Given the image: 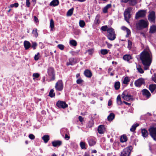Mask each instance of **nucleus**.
Wrapping results in <instances>:
<instances>
[{"label":"nucleus","instance_id":"obj_1","mask_svg":"<svg viewBox=\"0 0 156 156\" xmlns=\"http://www.w3.org/2000/svg\"><path fill=\"white\" fill-rule=\"evenodd\" d=\"M140 59L144 66L145 70L148 69L152 59V56L150 51H144L140 54Z\"/></svg>","mask_w":156,"mask_h":156},{"label":"nucleus","instance_id":"obj_2","mask_svg":"<svg viewBox=\"0 0 156 156\" xmlns=\"http://www.w3.org/2000/svg\"><path fill=\"white\" fill-rule=\"evenodd\" d=\"M48 77L49 79L48 80L49 81L55 80V73L54 69L52 67H48L47 69Z\"/></svg>","mask_w":156,"mask_h":156},{"label":"nucleus","instance_id":"obj_3","mask_svg":"<svg viewBox=\"0 0 156 156\" xmlns=\"http://www.w3.org/2000/svg\"><path fill=\"white\" fill-rule=\"evenodd\" d=\"M148 26V22L147 20H140L136 24L137 28L139 29L146 28Z\"/></svg>","mask_w":156,"mask_h":156},{"label":"nucleus","instance_id":"obj_4","mask_svg":"<svg viewBox=\"0 0 156 156\" xmlns=\"http://www.w3.org/2000/svg\"><path fill=\"white\" fill-rule=\"evenodd\" d=\"M107 33V37L108 39L111 41H113L115 39V34L114 29L111 27H109Z\"/></svg>","mask_w":156,"mask_h":156},{"label":"nucleus","instance_id":"obj_5","mask_svg":"<svg viewBox=\"0 0 156 156\" xmlns=\"http://www.w3.org/2000/svg\"><path fill=\"white\" fill-rule=\"evenodd\" d=\"M133 8L131 7L126 9L124 13L125 19L127 22L129 23V20L131 17L130 13L132 10Z\"/></svg>","mask_w":156,"mask_h":156},{"label":"nucleus","instance_id":"obj_6","mask_svg":"<svg viewBox=\"0 0 156 156\" xmlns=\"http://www.w3.org/2000/svg\"><path fill=\"white\" fill-rule=\"evenodd\" d=\"M150 135L153 139L156 141V126H152L148 129Z\"/></svg>","mask_w":156,"mask_h":156},{"label":"nucleus","instance_id":"obj_7","mask_svg":"<svg viewBox=\"0 0 156 156\" xmlns=\"http://www.w3.org/2000/svg\"><path fill=\"white\" fill-rule=\"evenodd\" d=\"M132 149V147L131 146L125 148L121 153L120 156H130Z\"/></svg>","mask_w":156,"mask_h":156},{"label":"nucleus","instance_id":"obj_8","mask_svg":"<svg viewBox=\"0 0 156 156\" xmlns=\"http://www.w3.org/2000/svg\"><path fill=\"white\" fill-rule=\"evenodd\" d=\"M122 97L124 100L127 101L132 100L133 98L132 96L129 94L127 91H125L123 92Z\"/></svg>","mask_w":156,"mask_h":156},{"label":"nucleus","instance_id":"obj_9","mask_svg":"<svg viewBox=\"0 0 156 156\" xmlns=\"http://www.w3.org/2000/svg\"><path fill=\"white\" fill-rule=\"evenodd\" d=\"M55 88L56 90L59 91H61L62 90L63 85L62 80H58L55 84Z\"/></svg>","mask_w":156,"mask_h":156},{"label":"nucleus","instance_id":"obj_10","mask_svg":"<svg viewBox=\"0 0 156 156\" xmlns=\"http://www.w3.org/2000/svg\"><path fill=\"white\" fill-rule=\"evenodd\" d=\"M146 11L145 10H139L136 12L135 16V18L137 19L140 17H144L146 15Z\"/></svg>","mask_w":156,"mask_h":156},{"label":"nucleus","instance_id":"obj_11","mask_svg":"<svg viewBox=\"0 0 156 156\" xmlns=\"http://www.w3.org/2000/svg\"><path fill=\"white\" fill-rule=\"evenodd\" d=\"M56 105L59 108H65L68 107V105L65 102L60 101H58Z\"/></svg>","mask_w":156,"mask_h":156},{"label":"nucleus","instance_id":"obj_12","mask_svg":"<svg viewBox=\"0 0 156 156\" xmlns=\"http://www.w3.org/2000/svg\"><path fill=\"white\" fill-rule=\"evenodd\" d=\"M144 83V80L143 78H140L135 81V85L137 87H140Z\"/></svg>","mask_w":156,"mask_h":156},{"label":"nucleus","instance_id":"obj_13","mask_svg":"<svg viewBox=\"0 0 156 156\" xmlns=\"http://www.w3.org/2000/svg\"><path fill=\"white\" fill-rule=\"evenodd\" d=\"M155 18V12L152 11L148 15V20L151 22H153L154 21Z\"/></svg>","mask_w":156,"mask_h":156},{"label":"nucleus","instance_id":"obj_14","mask_svg":"<svg viewBox=\"0 0 156 156\" xmlns=\"http://www.w3.org/2000/svg\"><path fill=\"white\" fill-rule=\"evenodd\" d=\"M121 29L124 32L126 33V37H128L131 33V31L129 29L125 26H122L121 27Z\"/></svg>","mask_w":156,"mask_h":156},{"label":"nucleus","instance_id":"obj_15","mask_svg":"<svg viewBox=\"0 0 156 156\" xmlns=\"http://www.w3.org/2000/svg\"><path fill=\"white\" fill-rule=\"evenodd\" d=\"M77 62L76 59L74 58H70L69 59V62L66 63L67 66L69 65H73Z\"/></svg>","mask_w":156,"mask_h":156},{"label":"nucleus","instance_id":"obj_16","mask_svg":"<svg viewBox=\"0 0 156 156\" xmlns=\"http://www.w3.org/2000/svg\"><path fill=\"white\" fill-rule=\"evenodd\" d=\"M98 130L99 133L102 134L104 133L105 129L103 125H101L98 127Z\"/></svg>","mask_w":156,"mask_h":156},{"label":"nucleus","instance_id":"obj_17","mask_svg":"<svg viewBox=\"0 0 156 156\" xmlns=\"http://www.w3.org/2000/svg\"><path fill=\"white\" fill-rule=\"evenodd\" d=\"M88 140L89 145L90 147L93 146L96 143V140L95 139L89 138Z\"/></svg>","mask_w":156,"mask_h":156},{"label":"nucleus","instance_id":"obj_18","mask_svg":"<svg viewBox=\"0 0 156 156\" xmlns=\"http://www.w3.org/2000/svg\"><path fill=\"white\" fill-rule=\"evenodd\" d=\"M53 146L54 147L59 146L62 144V142L60 140H55L52 142Z\"/></svg>","mask_w":156,"mask_h":156},{"label":"nucleus","instance_id":"obj_19","mask_svg":"<svg viewBox=\"0 0 156 156\" xmlns=\"http://www.w3.org/2000/svg\"><path fill=\"white\" fill-rule=\"evenodd\" d=\"M142 135L144 137H147L148 135V131L145 129H141Z\"/></svg>","mask_w":156,"mask_h":156},{"label":"nucleus","instance_id":"obj_20","mask_svg":"<svg viewBox=\"0 0 156 156\" xmlns=\"http://www.w3.org/2000/svg\"><path fill=\"white\" fill-rule=\"evenodd\" d=\"M143 94L144 96H146L147 98H149L151 95V94L149 91L147 89H144L142 90Z\"/></svg>","mask_w":156,"mask_h":156},{"label":"nucleus","instance_id":"obj_21","mask_svg":"<svg viewBox=\"0 0 156 156\" xmlns=\"http://www.w3.org/2000/svg\"><path fill=\"white\" fill-rule=\"evenodd\" d=\"M84 74L85 76L87 77L90 78L92 76V73L91 71L88 69H86L84 71Z\"/></svg>","mask_w":156,"mask_h":156},{"label":"nucleus","instance_id":"obj_22","mask_svg":"<svg viewBox=\"0 0 156 156\" xmlns=\"http://www.w3.org/2000/svg\"><path fill=\"white\" fill-rule=\"evenodd\" d=\"M24 46L25 49L26 50H27L30 47L31 44L29 42L26 41L24 42Z\"/></svg>","mask_w":156,"mask_h":156},{"label":"nucleus","instance_id":"obj_23","mask_svg":"<svg viewBox=\"0 0 156 156\" xmlns=\"http://www.w3.org/2000/svg\"><path fill=\"white\" fill-rule=\"evenodd\" d=\"M149 89L151 93L154 91H156V84H151L149 85Z\"/></svg>","mask_w":156,"mask_h":156},{"label":"nucleus","instance_id":"obj_24","mask_svg":"<svg viewBox=\"0 0 156 156\" xmlns=\"http://www.w3.org/2000/svg\"><path fill=\"white\" fill-rule=\"evenodd\" d=\"M59 3V2L58 0H53L50 2V5L55 6L58 5Z\"/></svg>","mask_w":156,"mask_h":156},{"label":"nucleus","instance_id":"obj_25","mask_svg":"<svg viewBox=\"0 0 156 156\" xmlns=\"http://www.w3.org/2000/svg\"><path fill=\"white\" fill-rule=\"evenodd\" d=\"M123 59L125 61H129L130 59H132L131 56L130 55H125L123 56Z\"/></svg>","mask_w":156,"mask_h":156},{"label":"nucleus","instance_id":"obj_26","mask_svg":"<svg viewBox=\"0 0 156 156\" xmlns=\"http://www.w3.org/2000/svg\"><path fill=\"white\" fill-rule=\"evenodd\" d=\"M45 143H47L49 140V136L48 135H44L42 138Z\"/></svg>","mask_w":156,"mask_h":156},{"label":"nucleus","instance_id":"obj_27","mask_svg":"<svg viewBox=\"0 0 156 156\" xmlns=\"http://www.w3.org/2000/svg\"><path fill=\"white\" fill-rule=\"evenodd\" d=\"M111 7V5L110 4H108L103 9V12L104 13H107L108 12V9L110 8Z\"/></svg>","mask_w":156,"mask_h":156},{"label":"nucleus","instance_id":"obj_28","mask_svg":"<svg viewBox=\"0 0 156 156\" xmlns=\"http://www.w3.org/2000/svg\"><path fill=\"white\" fill-rule=\"evenodd\" d=\"M156 32V26L153 25L151 27L150 29V32L151 33H154Z\"/></svg>","mask_w":156,"mask_h":156},{"label":"nucleus","instance_id":"obj_29","mask_svg":"<svg viewBox=\"0 0 156 156\" xmlns=\"http://www.w3.org/2000/svg\"><path fill=\"white\" fill-rule=\"evenodd\" d=\"M115 118V115L113 113H111L108 117V119L109 121L113 120Z\"/></svg>","mask_w":156,"mask_h":156},{"label":"nucleus","instance_id":"obj_30","mask_svg":"<svg viewBox=\"0 0 156 156\" xmlns=\"http://www.w3.org/2000/svg\"><path fill=\"white\" fill-rule=\"evenodd\" d=\"M127 138L126 135L122 136L120 137V141L121 142H124L127 141Z\"/></svg>","mask_w":156,"mask_h":156},{"label":"nucleus","instance_id":"obj_31","mask_svg":"<svg viewBox=\"0 0 156 156\" xmlns=\"http://www.w3.org/2000/svg\"><path fill=\"white\" fill-rule=\"evenodd\" d=\"M117 104L119 105H120L122 104L121 96L119 95L117 96Z\"/></svg>","mask_w":156,"mask_h":156},{"label":"nucleus","instance_id":"obj_32","mask_svg":"<svg viewBox=\"0 0 156 156\" xmlns=\"http://www.w3.org/2000/svg\"><path fill=\"white\" fill-rule=\"evenodd\" d=\"M139 126V124L137 123H136L135 125H133L131 128L130 129V130L131 132H134L136 129V127Z\"/></svg>","mask_w":156,"mask_h":156},{"label":"nucleus","instance_id":"obj_33","mask_svg":"<svg viewBox=\"0 0 156 156\" xmlns=\"http://www.w3.org/2000/svg\"><path fill=\"white\" fill-rule=\"evenodd\" d=\"M120 87V83L119 82L117 81L115 82L114 84V87L115 90H118Z\"/></svg>","mask_w":156,"mask_h":156},{"label":"nucleus","instance_id":"obj_34","mask_svg":"<svg viewBox=\"0 0 156 156\" xmlns=\"http://www.w3.org/2000/svg\"><path fill=\"white\" fill-rule=\"evenodd\" d=\"M109 50L106 49H102L101 50V53L103 55H105L108 54Z\"/></svg>","mask_w":156,"mask_h":156},{"label":"nucleus","instance_id":"obj_35","mask_svg":"<svg viewBox=\"0 0 156 156\" xmlns=\"http://www.w3.org/2000/svg\"><path fill=\"white\" fill-rule=\"evenodd\" d=\"M136 69L138 72L140 73H144V71L140 65H138L136 66Z\"/></svg>","mask_w":156,"mask_h":156},{"label":"nucleus","instance_id":"obj_36","mask_svg":"<svg viewBox=\"0 0 156 156\" xmlns=\"http://www.w3.org/2000/svg\"><path fill=\"white\" fill-rule=\"evenodd\" d=\"M129 78L128 77L126 76L124 78L123 81V83L124 84H128V83L129 82Z\"/></svg>","mask_w":156,"mask_h":156},{"label":"nucleus","instance_id":"obj_37","mask_svg":"<svg viewBox=\"0 0 156 156\" xmlns=\"http://www.w3.org/2000/svg\"><path fill=\"white\" fill-rule=\"evenodd\" d=\"M73 8H71L69 9L67 12V15L68 16H71L73 13Z\"/></svg>","mask_w":156,"mask_h":156},{"label":"nucleus","instance_id":"obj_38","mask_svg":"<svg viewBox=\"0 0 156 156\" xmlns=\"http://www.w3.org/2000/svg\"><path fill=\"white\" fill-rule=\"evenodd\" d=\"M80 26L81 27H83L85 25V23L83 20H80L79 22Z\"/></svg>","mask_w":156,"mask_h":156},{"label":"nucleus","instance_id":"obj_39","mask_svg":"<svg viewBox=\"0 0 156 156\" xmlns=\"http://www.w3.org/2000/svg\"><path fill=\"white\" fill-rule=\"evenodd\" d=\"M69 44L70 45L75 46L77 45V42L75 40H72L70 41Z\"/></svg>","mask_w":156,"mask_h":156},{"label":"nucleus","instance_id":"obj_40","mask_svg":"<svg viewBox=\"0 0 156 156\" xmlns=\"http://www.w3.org/2000/svg\"><path fill=\"white\" fill-rule=\"evenodd\" d=\"M54 90L53 89H51L49 93V96L51 98H53L55 96V94L54 92Z\"/></svg>","mask_w":156,"mask_h":156},{"label":"nucleus","instance_id":"obj_41","mask_svg":"<svg viewBox=\"0 0 156 156\" xmlns=\"http://www.w3.org/2000/svg\"><path fill=\"white\" fill-rule=\"evenodd\" d=\"M129 4L133 6L135 5L137 3L136 0H129Z\"/></svg>","mask_w":156,"mask_h":156},{"label":"nucleus","instance_id":"obj_42","mask_svg":"<svg viewBox=\"0 0 156 156\" xmlns=\"http://www.w3.org/2000/svg\"><path fill=\"white\" fill-rule=\"evenodd\" d=\"M50 25L51 29L54 27V23L53 20L52 19L50 20Z\"/></svg>","mask_w":156,"mask_h":156},{"label":"nucleus","instance_id":"obj_43","mask_svg":"<svg viewBox=\"0 0 156 156\" xmlns=\"http://www.w3.org/2000/svg\"><path fill=\"white\" fill-rule=\"evenodd\" d=\"M40 57V53L38 52L36 54L34 57V60L36 61H37Z\"/></svg>","mask_w":156,"mask_h":156},{"label":"nucleus","instance_id":"obj_44","mask_svg":"<svg viewBox=\"0 0 156 156\" xmlns=\"http://www.w3.org/2000/svg\"><path fill=\"white\" fill-rule=\"evenodd\" d=\"M108 28L107 26H102L101 28V30H102L104 31H107L108 32Z\"/></svg>","mask_w":156,"mask_h":156},{"label":"nucleus","instance_id":"obj_45","mask_svg":"<svg viewBox=\"0 0 156 156\" xmlns=\"http://www.w3.org/2000/svg\"><path fill=\"white\" fill-rule=\"evenodd\" d=\"M32 34L34 35L35 37H37L38 36V33L37 31V29H35L33 30Z\"/></svg>","mask_w":156,"mask_h":156},{"label":"nucleus","instance_id":"obj_46","mask_svg":"<svg viewBox=\"0 0 156 156\" xmlns=\"http://www.w3.org/2000/svg\"><path fill=\"white\" fill-rule=\"evenodd\" d=\"M57 47L61 50H63L64 49V46L63 44H59L57 45Z\"/></svg>","mask_w":156,"mask_h":156},{"label":"nucleus","instance_id":"obj_47","mask_svg":"<svg viewBox=\"0 0 156 156\" xmlns=\"http://www.w3.org/2000/svg\"><path fill=\"white\" fill-rule=\"evenodd\" d=\"M94 52V50L93 49H88L86 51V52L88 53L89 55H91Z\"/></svg>","mask_w":156,"mask_h":156},{"label":"nucleus","instance_id":"obj_48","mask_svg":"<svg viewBox=\"0 0 156 156\" xmlns=\"http://www.w3.org/2000/svg\"><path fill=\"white\" fill-rule=\"evenodd\" d=\"M40 76V75L39 73H34L33 75V77L34 80L35 78H38Z\"/></svg>","mask_w":156,"mask_h":156},{"label":"nucleus","instance_id":"obj_49","mask_svg":"<svg viewBox=\"0 0 156 156\" xmlns=\"http://www.w3.org/2000/svg\"><path fill=\"white\" fill-rule=\"evenodd\" d=\"M37 44L35 42H32L31 47L33 48L34 50L36 49V47L37 46Z\"/></svg>","mask_w":156,"mask_h":156},{"label":"nucleus","instance_id":"obj_50","mask_svg":"<svg viewBox=\"0 0 156 156\" xmlns=\"http://www.w3.org/2000/svg\"><path fill=\"white\" fill-rule=\"evenodd\" d=\"M80 146L81 147V148L82 149H86L85 147V144L83 142H80Z\"/></svg>","mask_w":156,"mask_h":156},{"label":"nucleus","instance_id":"obj_51","mask_svg":"<svg viewBox=\"0 0 156 156\" xmlns=\"http://www.w3.org/2000/svg\"><path fill=\"white\" fill-rule=\"evenodd\" d=\"M128 47L129 49H130L132 45V42L129 40L128 41Z\"/></svg>","mask_w":156,"mask_h":156},{"label":"nucleus","instance_id":"obj_52","mask_svg":"<svg viewBox=\"0 0 156 156\" xmlns=\"http://www.w3.org/2000/svg\"><path fill=\"white\" fill-rule=\"evenodd\" d=\"M30 0H26V5L27 7H29L30 6Z\"/></svg>","mask_w":156,"mask_h":156},{"label":"nucleus","instance_id":"obj_53","mask_svg":"<svg viewBox=\"0 0 156 156\" xmlns=\"http://www.w3.org/2000/svg\"><path fill=\"white\" fill-rule=\"evenodd\" d=\"M83 81V80L81 79H78L76 80V83L78 84L81 83Z\"/></svg>","mask_w":156,"mask_h":156},{"label":"nucleus","instance_id":"obj_54","mask_svg":"<svg viewBox=\"0 0 156 156\" xmlns=\"http://www.w3.org/2000/svg\"><path fill=\"white\" fill-rule=\"evenodd\" d=\"M29 137L30 139L32 140L34 139L35 137L34 136L33 134H29Z\"/></svg>","mask_w":156,"mask_h":156},{"label":"nucleus","instance_id":"obj_55","mask_svg":"<svg viewBox=\"0 0 156 156\" xmlns=\"http://www.w3.org/2000/svg\"><path fill=\"white\" fill-rule=\"evenodd\" d=\"M64 138L66 140H68L69 139L70 136H68V135L67 134H66L65 135V137Z\"/></svg>","mask_w":156,"mask_h":156},{"label":"nucleus","instance_id":"obj_56","mask_svg":"<svg viewBox=\"0 0 156 156\" xmlns=\"http://www.w3.org/2000/svg\"><path fill=\"white\" fill-rule=\"evenodd\" d=\"M79 120L80 122H82L83 121V118L81 116H79L78 117Z\"/></svg>","mask_w":156,"mask_h":156},{"label":"nucleus","instance_id":"obj_57","mask_svg":"<svg viewBox=\"0 0 156 156\" xmlns=\"http://www.w3.org/2000/svg\"><path fill=\"white\" fill-rule=\"evenodd\" d=\"M70 53L73 55H75L78 54V52H76L72 51Z\"/></svg>","mask_w":156,"mask_h":156},{"label":"nucleus","instance_id":"obj_58","mask_svg":"<svg viewBox=\"0 0 156 156\" xmlns=\"http://www.w3.org/2000/svg\"><path fill=\"white\" fill-rule=\"evenodd\" d=\"M34 21L36 22H38V20L37 18L36 17V16H34Z\"/></svg>","mask_w":156,"mask_h":156},{"label":"nucleus","instance_id":"obj_59","mask_svg":"<svg viewBox=\"0 0 156 156\" xmlns=\"http://www.w3.org/2000/svg\"><path fill=\"white\" fill-rule=\"evenodd\" d=\"M107 45L108 48H111L112 46V44H109L108 43H107Z\"/></svg>","mask_w":156,"mask_h":156},{"label":"nucleus","instance_id":"obj_60","mask_svg":"<svg viewBox=\"0 0 156 156\" xmlns=\"http://www.w3.org/2000/svg\"><path fill=\"white\" fill-rule=\"evenodd\" d=\"M74 1H78L80 2H85L86 0H73Z\"/></svg>","mask_w":156,"mask_h":156},{"label":"nucleus","instance_id":"obj_61","mask_svg":"<svg viewBox=\"0 0 156 156\" xmlns=\"http://www.w3.org/2000/svg\"><path fill=\"white\" fill-rule=\"evenodd\" d=\"M153 80L156 83V74L154 75V77L153 78Z\"/></svg>","mask_w":156,"mask_h":156},{"label":"nucleus","instance_id":"obj_62","mask_svg":"<svg viewBox=\"0 0 156 156\" xmlns=\"http://www.w3.org/2000/svg\"><path fill=\"white\" fill-rule=\"evenodd\" d=\"M112 104V101L111 100H109L108 101V106H110Z\"/></svg>","mask_w":156,"mask_h":156},{"label":"nucleus","instance_id":"obj_63","mask_svg":"<svg viewBox=\"0 0 156 156\" xmlns=\"http://www.w3.org/2000/svg\"><path fill=\"white\" fill-rule=\"evenodd\" d=\"M19 4L18 3H14V7H17L18 6Z\"/></svg>","mask_w":156,"mask_h":156},{"label":"nucleus","instance_id":"obj_64","mask_svg":"<svg viewBox=\"0 0 156 156\" xmlns=\"http://www.w3.org/2000/svg\"><path fill=\"white\" fill-rule=\"evenodd\" d=\"M83 156H89V155L88 153L85 152Z\"/></svg>","mask_w":156,"mask_h":156}]
</instances>
